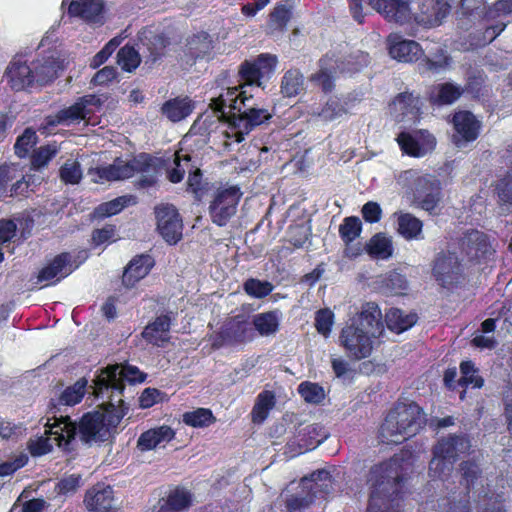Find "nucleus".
I'll use <instances>...</instances> for the list:
<instances>
[{
	"instance_id": "09e8293b",
	"label": "nucleus",
	"mask_w": 512,
	"mask_h": 512,
	"mask_svg": "<svg viewBox=\"0 0 512 512\" xmlns=\"http://www.w3.org/2000/svg\"><path fill=\"white\" fill-rule=\"evenodd\" d=\"M418 98L410 92L399 93L392 102L393 108L402 116V119L415 118L420 112Z\"/></svg>"
},
{
	"instance_id": "7c9ffc66",
	"label": "nucleus",
	"mask_w": 512,
	"mask_h": 512,
	"mask_svg": "<svg viewBox=\"0 0 512 512\" xmlns=\"http://www.w3.org/2000/svg\"><path fill=\"white\" fill-rule=\"evenodd\" d=\"M397 221V232L405 240L423 239V221L409 212L394 213Z\"/></svg>"
},
{
	"instance_id": "c9c22d12",
	"label": "nucleus",
	"mask_w": 512,
	"mask_h": 512,
	"mask_svg": "<svg viewBox=\"0 0 512 512\" xmlns=\"http://www.w3.org/2000/svg\"><path fill=\"white\" fill-rule=\"evenodd\" d=\"M463 95L462 87L452 82L440 83L434 87L429 96L432 105H452Z\"/></svg>"
},
{
	"instance_id": "e2e57ef3",
	"label": "nucleus",
	"mask_w": 512,
	"mask_h": 512,
	"mask_svg": "<svg viewBox=\"0 0 512 512\" xmlns=\"http://www.w3.org/2000/svg\"><path fill=\"white\" fill-rule=\"evenodd\" d=\"M82 177L81 165L77 160L69 159L59 169V178L65 184H78Z\"/></svg>"
},
{
	"instance_id": "c756f323",
	"label": "nucleus",
	"mask_w": 512,
	"mask_h": 512,
	"mask_svg": "<svg viewBox=\"0 0 512 512\" xmlns=\"http://www.w3.org/2000/svg\"><path fill=\"white\" fill-rule=\"evenodd\" d=\"M195 103L188 96H177L165 101L161 113L172 122H179L188 117L194 110Z\"/></svg>"
},
{
	"instance_id": "680f3d73",
	"label": "nucleus",
	"mask_w": 512,
	"mask_h": 512,
	"mask_svg": "<svg viewBox=\"0 0 512 512\" xmlns=\"http://www.w3.org/2000/svg\"><path fill=\"white\" fill-rule=\"evenodd\" d=\"M243 289L247 295L253 298L262 299L273 291L274 286L267 280L249 278L244 282Z\"/></svg>"
},
{
	"instance_id": "338daca9",
	"label": "nucleus",
	"mask_w": 512,
	"mask_h": 512,
	"mask_svg": "<svg viewBox=\"0 0 512 512\" xmlns=\"http://www.w3.org/2000/svg\"><path fill=\"white\" fill-rule=\"evenodd\" d=\"M334 324V313L328 309L323 308L315 314V328L319 334L328 337L331 333Z\"/></svg>"
},
{
	"instance_id": "aec40b11",
	"label": "nucleus",
	"mask_w": 512,
	"mask_h": 512,
	"mask_svg": "<svg viewBox=\"0 0 512 512\" xmlns=\"http://www.w3.org/2000/svg\"><path fill=\"white\" fill-rule=\"evenodd\" d=\"M366 2L389 22L403 24L412 18L406 0H366Z\"/></svg>"
},
{
	"instance_id": "774afa93",
	"label": "nucleus",
	"mask_w": 512,
	"mask_h": 512,
	"mask_svg": "<svg viewBox=\"0 0 512 512\" xmlns=\"http://www.w3.org/2000/svg\"><path fill=\"white\" fill-rule=\"evenodd\" d=\"M510 14H512V0H497L486 9L483 19L489 22Z\"/></svg>"
},
{
	"instance_id": "a19ab883",
	"label": "nucleus",
	"mask_w": 512,
	"mask_h": 512,
	"mask_svg": "<svg viewBox=\"0 0 512 512\" xmlns=\"http://www.w3.org/2000/svg\"><path fill=\"white\" fill-rule=\"evenodd\" d=\"M157 512H180L192 504V494L181 487L171 490Z\"/></svg>"
},
{
	"instance_id": "cd10ccee",
	"label": "nucleus",
	"mask_w": 512,
	"mask_h": 512,
	"mask_svg": "<svg viewBox=\"0 0 512 512\" xmlns=\"http://www.w3.org/2000/svg\"><path fill=\"white\" fill-rule=\"evenodd\" d=\"M175 437V431L167 425L151 428L139 436L137 448L140 451H150L162 443H168Z\"/></svg>"
},
{
	"instance_id": "37998d69",
	"label": "nucleus",
	"mask_w": 512,
	"mask_h": 512,
	"mask_svg": "<svg viewBox=\"0 0 512 512\" xmlns=\"http://www.w3.org/2000/svg\"><path fill=\"white\" fill-rule=\"evenodd\" d=\"M186 185L187 191L193 195L197 202L203 201L214 190V183L204 179L201 169L196 166L193 171H189Z\"/></svg>"
},
{
	"instance_id": "20e7f679",
	"label": "nucleus",
	"mask_w": 512,
	"mask_h": 512,
	"mask_svg": "<svg viewBox=\"0 0 512 512\" xmlns=\"http://www.w3.org/2000/svg\"><path fill=\"white\" fill-rule=\"evenodd\" d=\"M62 69V61L53 53L42 55L30 63L15 56L7 66L5 76L10 88L18 92L52 83Z\"/></svg>"
},
{
	"instance_id": "864d4df0",
	"label": "nucleus",
	"mask_w": 512,
	"mask_h": 512,
	"mask_svg": "<svg viewBox=\"0 0 512 512\" xmlns=\"http://www.w3.org/2000/svg\"><path fill=\"white\" fill-rule=\"evenodd\" d=\"M461 378L458 384L464 388L471 386L472 388H482L484 379L478 374V369L471 360H464L460 363Z\"/></svg>"
},
{
	"instance_id": "c03bdc74",
	"label": "nucleus",
	"mask_w": 512,
	"mask_h": 512,
	"mask_svg": "<svg viewBox=\"0 0 512 512\" xmlns=\"http://www.w3.org/2000/svg\"><path fill=\"white\" fill-rule=\"evenodd\" d=\"M333 60V56H330L328 53L322 56L319 60L320 69L311 75L310 80L321 87L324 93H330L335 87L334 83V74L336 73V68L331 67L327 68L326 65L329 61Z\"/></svg>"
},
{
	"instance_id": "bb28decb",
	"label": "nucleus",
	"mask_w": 512,
	"mask_h": 512,
	"mask_svg": "<svg viewBox=\"0 0 512 512\" xmlns=\"http://www.w3.org/2000/svg\"><path fill=\"white\" fill-rule=\"evenodd\" d=\"M463 94L471 99L480 101L490 97L491 87L487 84V75L483 70H470L467 73L465 85L462 87Z\"/></svg>"
},
{
	"instance_id": "c85d7f7f",
	"label": "nucleus",
	"mask_w": 512,
	"mask_h": 512,
	"mask_svg": "<svg viewBox=\"0 0 512 512\" xmlns=\"http://www.w3.org/2000/svg\"><path fill=\"white\" fill-rule=\"evenodd\" d=\"M328 437V432L320 423H313L302 428L296 438L299 453L310 451L318 447Z\"/></svg>"
},
{
	"instance_id": "79ce46f5",
	"label": "nucleus",
	"mask_w": 512,
	"mask_h": 512,
	"mask_svg": "<svg viewBox=\"0 0 512 512\" xmlns=\"http://www.w3.org/2000/svg\"><path fill=\"white\" fill-rule=\"evenodd\" d=\"M86 118V110L83 109L82 103L77 99L71 106L63 108L53 115H49L46 118V122L49 126H56L72 122H80Z\"/></svg>"
},
{
	"instance_id": "f03ea898",
	"label": "nucleus",
	"mask_w": 512,
	"mask_h": 512,
	"mask_svg": "<svg viewBox=\"0 0 512 512\" xmlns=\"http://www.w3.org/2000/svg\"><path fill=\"white\" fill-rule=\"evenodd\" d=\"M383 333L384 324L378 304L366 302L341 329L339 344L350 359L360 361L371 356L374 340Z\"/></svg>"
},
{
	"instance_id": "4468645a",
	"label": "nucleus",
	"mask_w": 512,
	"mask_h": 512,
	"mask_svg": "<svg viewBox=\"0 0 512 512\" xmlns=\"http://www.w3.org/2000/svg\"><path fill=\"white\" fill-rule=\"evenodd\" d=\"M73 272L72 256L69 252H61L48 261L38 272L34 288L56 285Z\"/></svg>"
},
{
	"instance_id": "f704fd0d",
	"label": "nucleus",
	"mask_w": 512,
	"mask_h": 512,
	"mask_svg": "<svg viewBox=\"0 0 512 512\" xmlns=\"http://www.w3.org/2000/svg\"><path fill=\"white\" fill-rule=\"evenodd\" d=\"M417 321V313H405L400 308H390L385 314V323L387 328L396 334H401L409 330L417 323Z\"/></svg>"
},
{
	"instance_id": "dca6fc26",
	"label": "nucleus",
	"mask_w": 512,
	"mask_h": 512,
	"mask_svg": "<svg viewBox=\"0 0 512 512\" xmlns=\"http://www.w3.org/2000/svg\"><path fill=\"white\" fill-rule=\"evenodd\" d=\"M243 116L234 115L231 117L230 129L231 133H227L228 138H232L234 142L241 143L245 135L249 134L256 126L261 125L271 118L268 110L256 106L255 108H247Z\"/></svg>"
},
{
	"instance_id": "412c9836",
	"label": "nucleus",
	"mask_w": 512,
	"mask_h": 512,
	"mask_svg": "<svg viewBox=\"0 0 512 512\" xmlns=\"http://www.w3.org/2000/svg\"><path fill=\"white\" fill-rule=\"evenodd\" d=\"M155 265L154 258L149 254H139L134 256L124 268L122 274V284L125 288H133L144 279Z\"/></svg>"
},
{
	"instance_id": "58836bf2",
	"label": "nucleus",
	"mask_w": 512,
	"mask_h": 512,
	"mask_svg": "<svg viewBox=\"0 0 512 512\" xmlns=\"http://www.w3.org/2000/svg\"><path fill=\"white\" fill-rule=\"evenodd\" d=\"M439 512H471L470 494L453 490L438 500Z\"/></svg>"
},
{
	"instance_id": "e433bc0d",
	"label": "nucleus",
	"mask_w": 512,
	"mask_h": 512,
	"mask_svg": "<svg viewBox=\"0 0 512 512\" xmlns=\"http://www.w3.org/2000/svg\"><path fill=\"white\" fill-rule=\"evenodd\" d=\"M281 312L278 309L258 313L253 317V326L260 336L275 335L280 330Z\"/></svg>"
},
{
	"instance_id": "2eb2a0df",
	"label": "nucleus",
	"mask_w": 512,
	"mask_h": 512,
	"mask_svg": "<svg viewBox=\"0 0 512 512\" xmlns=\"http://www.w3.org/2000/svg\"><path fill=\"white\" fill-rule=\"evenodd\" d=\"M451 123L454 130L452 140L458 147L474 142L482 128L481 121L469 110L456 111L452 115Z\"/></svg>"
},
{
	"instance_id": "7ed1b4c3",
	"label": "nucleus",
	"mask_w": 512,
	"mask_h": 512,
	"mask_svg": "<svg viewBox=\"0 0 512 512\" xmlns=\"http://www.w3.org/2000/svg\"><path fill=\"white\" fill-rule=\"evenodd\" d=\"M160 159L146 152L135 155L131 160L124 161L117 157L112 164L90 168L88 174L95 183L115 182L139 177L133 182L137 190H147L157 186Z\"/></svg>"
},
{
	"instance_id": "473e14b6",
	"label": "nucleus",
	"mask_w": 512,
	"mask_h": 512,
	"mask_svg": "<svg viewBox=\"0 0 512 512\" xmlns=\"http://www.w3.org/2000/svg\"><path fill=\"white\" fill-rule=\"evenodd\" d=\"M238 87H227L223 89L218 95L213 96L210 99L209 107L211 110L219 114L220 118L226 117V108H229V123L231 122V117L236 115L235 107L238 103Z\"/></svg>"
},
{
	"instance_id": "4be33fe9",
	"label": "nucleus",
	"mask_w": 512,
	"mask_h": 512,
	"mask_svg": "<svg viewBox=\"0 0 512 512\" xmlns=\"http://www.w3.org/2000/svg\"><path fill=\"white\" fill-rule=\"evenodd\" d=\"M438 453L444 455L447 459L454 463L462 456L469 453L471 449V441L467 434L451 433L446 437H442L433 446Z\"/></svg>"
},
{
	"instance_id": "69168bd1",
	"label": "nucleus",
	"mask_w": 512,
	"mask_h": 512,
	"mask_svg": "<svg viewBox=\"0 0 512 512\" xmlns=\"http://www.w3.org/2000/svg\"><path fill=\"white\" fill-rule=\"evenodd\" d=\"M38 136L32 128H26L22 135L16 139L14 145L15 153L24 157L28 154L30 149L37 143Z\"/></svg>"
},
{
	"instance_id": "4c0bfd02",
	"label": "nucleus",
	"mask_w": 512,
	"mask_h": 512,
	"mask_svg": "<svg viewBox=\"0 0 512 512\" xmlns=\"http://www.w3.org/2000/svg\"><path fill=\"white\" fill-rule=\"evenodd\" d=\"M459 484L463 486V492L471 493L477 483L483 477V471L477 461L473 459L464 460L458 467Z\"/></svg>"
},
{
	"instance_id": "a878e982",
	"label": "nucleus",
	"mask_w": 512,
	"mask_h": 512,
	"mask_svg": "<svg viewBox=\"0 0 512 512\" xmlns=\"http://www.w3.org/2000/svg\"><path fill=\"white\" fill-rule=\"evenodd\" d=\"M328 479L330 481L329 473L325 470H317L311 474V481L313 484L305 495H292L286 500V508L289 512H300L308 508L315 500L318 494V480Z\"/></svg>"
},
{
	"instance_id": "49530a36",
	"label": "nucleus",
	"mask_w": 512,
	"mask_h": 512,
	"mask_svg": "<svg viewBox=\"0 0 512 512\" xmlns=\"http://www.w3.org/2000/svg\"><path fill=\"white\" fill-rule=\"evenodd\" d=\"M187 46L191 57L197 60L211 53L213 40L208 32L200 31L188 39Z\"/></svg>"
},
{
	"instance_id": "8fccbe9b",
	"label": "nucleus",
	"mask_w": 512,
	"mask_h": 512,
	"mask_svg": "<svg viewBox=\"0 0 512 512\" xmlns=\"http://www.w3.org/2000/svg\"><path fill=\"white\" fill-rule=\"evenodd\" d=\"M182 422L192 428H206L216 422V417L209 408H196L182 415Z\"/></svg>"
},
{
	"instance_id": "de8ad7c7",
	"label": "nucleus",
	"mask_w": 512,
	"mask_h": 512,
	"mask_svg": "<svg viewBox=\"0 0 512 512\" xmlns=\"http://www.w3.org/2000/svg\"><path fill=\"white\" fill-rule=\"evenodd\" d=\"M281 93L285 97H295L304 90V76L297 68L287 70L281 79Z\"/></svg>"
},
{
	"instance_id": "1a4fd4ad",
	"label": "nucleus",
	"mask_w": 512,
	"mask_h": 512,
	"mask_svg": "<svg viewBox=\"0 0 512 512\" xmlns=\"http://www.w3.org/2000/svg\"><path fill=\"white\" fill-rule=\"evenodd\" d=\"M254 333L250 327L247 317L238 314L226 319L220 329L211 337L213 349H220L224 346H237L251 342Z\"/></svg>"
},
{
	"instance_id": "052dcab7",
	"label": "nucleus",
	"mask_w": 512,
	"mask_h": 512,
	"mask_svg": "<svg viewBox=\"0 0 512 512\" xmlns=\"http://www.w3.org/2000/svg\"><path fill=\"white\" fill-rule=\"evenodd\" d=\"M297 390L307 403L320 404L325 399L324 388L319 383L304 381L299 384Z\"/></svg>"
},
{
	"instance_id": "9b49d317",
	"label": "nucleus",
	"mask_w": 512,
	"mask_h": 512,
	"mask_svg": "<svg viewBox=\"0 0 512 512\" xmlns=\"http://www.w3.org/2000/svg\"><path fill=\"white\" fill-rule=\"evenodd\" d=\"M413 185V197L416 207L426 211L429 215H439V206L443 198L440 180L432 175L418 176L414 180Z\"/></svg>"
},
{
	"instance_id": "39448f33",
	"label": "nucleus",
	"mask_w": 512,
	"mask_h": 512,
	"mask_svg": "<svg viewBox=\"0 0 512 512\" xmlns=\"http://www.w3.org/2000/svg\"><path fill=\"white\" fill-rule=\"evenodd\" d=\"M425 423L423 409L417 403H397L380 427L381 441L388 445L401 444L415 436Z\"/></svg>"
},
{
	"instance_id": "393cba45",
	"label": "nucleus",
	"mask_w": 512,
	"mask_h": 512,
	"mask_svg": "<svg viewBox=\"0 0 512 512\" xmlns=\"http://www.w3.org/2000/svg\"><path fill=\"white\" fill-rule=\"evenodd\" d=\"M46 434L56 442V445L66 451L70 450V444L77 434V425L69 416H61L52 424L47 423Z\"/></svg>"
},
{
	"instance_id": "4d7b16f0",
	"label": "nucleus",
	"mask_w": 512,
	"mask_h": 512,
	"mask_svg": "<svg viewBox=\"0 0 512 512\" xmlns=\"http://www.w3.org/2000/svg\"><path fill=\"white\" fill-rule=\"evenodd\" d=\"M361 232L362 222L357 216L345 217L339 226V235L346 245L357 239Z\"/></svg>"
},
{
	"instance_id": "b1692460",
	"label": "nucleus",
	"mask_w": 512,
	"mask_h": 512,
	"mask_svg": "<svg viewBox=\"0 0 512 512\" xmlns=\"http://www.w3.org/2000/svg\"><path fill=\"white\" fill-rule=\"evenodd\" d=\"M389 54L400 62L413 63L421 58L423 49L414 40H406L399 35H391L389 36Z\"/></svg>"
},
{
	"instance_id": "6e6552de",
	"label": "nucleus",
	"mask_w": 512,
	"mask_h": 512,
	"mask_svg": "<svg viewBox=\"0 0 512 512\" xmlns=\"http://www.w3.org/2000/svg\"><path fill=\"white\" fill-rule=\"evenodd\" d=\"M242 195L237 185L214 189L208 207L211 221L219 227L225 226L236 214Z\"/></svg>"
},
{
	"instance_id": "5fc2aeb1",
	"label": "nucleus",
	"mask_w": 512,
	"mask_h": 512,
	"mask_svg": "<svg viewBox=\"0 0 512 512\" xmlns=\"http://www.w3.org/2000/svg\"><path fill=\"white\" fill-rule=\"evenodd\" d=\"M87 381L84 378L77 380L73 385L62 391L58 398V404L73 406L80 403L85 395Z\"/></svg>"
},
{
	"instance_id": "603ef678",
	"label": "nucleus",
	"mask_w": 512,
	"mask_h": 512,
	"mask_svg": "<svg viewBox=\"0 0 512 512\" xmlns=\"http://www.w3.org/2000/svg\"><path fill=\"white\" fill-rule=\"evenodd\" d=\"M454 462L447 459L444 455L432 448V459L429 462V475L433 479H441L448 477L453 469Z\"/></svg>"
},
{
	"instance_id": "0eeeda50",
	"label": "nucleus",
	"mask_w": 512,
	"mask_h": 512,
	"mask_svg": "<svg viewBox=\"0 0 512 512\" xmlns=\"http://www.w3.org/2000/svg\"><path fill=\"white\" fill-rule=\"evenodd\" d=\"M431 273L436 283L448 292L463 289L469 282L465 267L455 252H438L431 264Z\"/></svg>"
},
{
	"instance_id": "2f4dec72",
	"label": "nucleus",
	"mask_w": 512,
	"mask_h": 512,
	"mask_svg": "<svg viewBox=\"0 0 512 512\" xmlns=\"http://www.w3.org/2000/svg\"><path fill=\"white\" fill-rule=\"evenodd\" d=\"M396 141L401 149V151L414 158H419L424 156L428 149H433L435 147L436 141L435 137L431 134H427L426 146L420 144V142L409 132L402 131L397 135Z\"/></svg>"
},
{
	"instance_id": "a18cd8bd",
	"label": "nucleus",
	"mask_w": 512,
	"mask_h": 512,
	"mask_svg": "<svg viewBox=\"0 0 512 512\" xmlns=\"http://www.w3.org/2000/svg\"><path fill=\"white\" fill-rule=\"evenodd\" d=\"M135 203L132 195H123L95 207L93 215L97 219H104L120 213L125 207Z\"/></svg>"
},
{
	"instance_id": "6e6d98bb",
	"label": "nucleus",
	"mask_w": 512,
	"mask_h": 512,
	"mask_svg": "<svg viewBox=\"0 0 512 512\" xmlns=\"http://www.w3.org/2000/svg\"><path fill=\"white\" fill-rule=\"evenodd\" d=\"M59 147L56 142L40 146L31 155V165L35 170H40L58 154Z\"/></svg>"
},
{
	"instance_id": "a211bd4d",
	"label": "nucleus",
	"mask_w": 512,
	"mask_h": 512,
	"mask_svg": "<svg viewBox=\"0 0 512 512\" xmlns=\"http://www.w3.org/2000/svg\"><path fill=\"white\" fill-rule=\"evenodd\" d=\"M77 431L81 440L85 443L92 441L104 442L109 438V433H107L104 418L100 411L84 413L80 418Z\"/></svg>"
},
{
	"instance_id": "ea45409f",
	"label": "nucleus",
	"mask_w": 512,
	"mask_h": 512,
	"mask_svg": "<svg viewBox=\"0 0 512 512\" xmlns=\"http://www.w3.org/2000/svg\"><path fill=\"white\" fill-rule=\"evenodd\" d=\"M169 40L163 34H152L142 41L143 54L146 57L145 64L154 65L165 55V49Z\"/></svg>"
},
{
	"instance_id": "13d9d810",
	"label": "nucleus",
	"mask_w": 512,
	"mask_h": 512,
	"mask_svg": "<svg viewBox=\"0 0 512 512\" xmlns=\"http://www.w3.org/2000/svg\"><path fill=\"white\" fill-rule=\"evenodd\" d=\"M118 64L125 72H134L141 63V56L139 52L129 45H125L117 53Z\"/></svg>"
},
{
	"instance_id": "ddd939ff",
	"label": "nucleus",
	"mask_w": 512,
	"mask_h": 512,
	"mask_svg": "<svg viewBox=\"0 0 512 512\" xmlns=\"http://www.w3.org/2000/svg\"><path fill=\"white\" fill-rule=\"evenodd\" d=\"M459 247L473 264L486 262L495 252L488 235L477 229L467 230L460 239Z\"/></svg>"
},
{
	"instance_id": "f257e3e1",
	"label": "nucleus",
	"mask_w": 512,
	"mask_h": 512,
	"mask_svg": "<svg viewBox=\"0 0 512 512\" xmlns=\"http://www.w3.org/2000/svg\"><path fill=\"white\" fill-rule=\"evenodd\" d=\"M412 459L409 450H401L370 467L367 475V512H392L399 506L413 466Z\"/></svg>"
},
{
	"instance_id": "5701e85b",
	"label": "nucleus",
	"mask_w": 512,
	"mask_h": 512,
	"mask_svg": "<svg viewBox=\"0 0 512 512\" xmlns=\"http://www.w3.org/2000/svg\"><path fill=\"white\" fill-rule=\"evenodd\" d=\"M172 312H166L149 322L142 331L143 339L154 346L161 347L170 339V330L174 320Z\"/></svg>"
},
{
	"instance_id": "423d86ee",
	"label": "nucleus",
	"mask_w": 512,
	"mask_h": 512,
	"mask_svg": "<svg viewBox=\"0 0 512 512\" xmlns=\"http://www.w3.org/2000/svg\"><path fill=\"white\" fill-rule=\"evenodd\" d=\"M146 375L136 366L111 365L100 371L93 381L96 398L107 397L112 400L114 394L121 395L125 389V382L142 383Z\"/></svg>"
},
{
	"instance_id": "bf43d9fd",
	"label": "nucleus",
	"mask_w": 512,
	"mask_h": 512,
	"mask_svg": "<svg viewBox=\"0 0 512 512\" xmlns=\"http://www.w3.org/2000/svg\"><path fill=\"white\" fill-rule=\"evenodd\" d=\"M118 402L120 404L118 407L110 403V408H107L105 412H102L105 428H107V433H109V435L111 434L112 430L118 427L121 420L129 410V408L125 406V403L122 399H119Z\"/></svg>"
},
{
	"instance_id": "f8f14e48",
	"label": "nucleus",
	"mask_w": 512,
	"mask_h": 512,
	"mask_svg": "<svg viewBox=\"0 0 512 512\" xmlns=\"http://www.w3.org/2000/svg\"><path fill=\"white\" fill-rule=\"evenodd\" d=\"M156 230L169 245H176L183 237V220L178 209L169 203L154 207Z\"/></svg>"
},
{
	"instance_id": "3c124183",
	"label": "nucleus",
	"mask_w": 512,
	"mask_h": 512,
	"mask_svg": "<svg viewBox=\"0 0 512 512\" xmlns=\"http://www.w3.org/2000/svg\"><path fill=\"white\" fill-rule=\"evenodd\" d=\"M366 250L373 257L388 259L393 254L392 241L383 233H377L367 243Z\"/></svg>"
},
{
	"instance_id": "f3484780",
	"label": "nucleus",
	"mask_w": 512,
	"mask_h": 512,
	"mask_svg": "<svg viewBox=\"0 0 512 512\" xmlns=\"http://www.w3.org/2000/svg\"><path fill=\"white\" fill-rule=\"evenodd\" d=\"M86 508L93 512H117L112 486L97 482L90 487L83 500Z\"/></svg>"
},
{
	"instance_id": "6ab92c4d",
	"label": "nucleus",
	"mask_w": 512,
	"mask_h": 512,
	"mask_svg": "<svg viewBox=\"0 0 512 512\" xmlns=\"http://www.w3.org/2000/svg\"><path fill=\"white\" fill-rule=\"evenodd\" d=\"M450 11L451 6L446 0H423L414 20L424 27H434L440 25Z\"/></svg>"
},
{
	"instance_id": "9d476101",
	"label": "nucleus",
	"mask_w": 512,
	"mask_h": 512,
	"mask_svg": "<svg viewBox=\"0 0 512 512\" xmlns=\"http://www.w3.org/2000/svg\"><path fill=\"white\" fill-rule=\"evenodd\" d=\"M278 58L271 53H261L253 59L244 60L238 68V77L244 86H262V81H268L275 73Z\"/></svg>"
},
{
	"instance_id": "72a5a7b5",
	"label": "nucleus",
	"mask_w": 512,
	"mask_h": 512,
	"mask_svg": "<svg viewBox=\"0 0 512 512\" xmlns=\"http://www.w3.org/2000/svg\"><path fill=\"white\" fill-rule=\"evenodd\" d=\"M103 9L101 0H72L68 7V14L87 22H96Z\"/></svg>"
},
{
	"instance_id": "0e129e2a",
	"label": "nucleus",
	"mask_w": 512,
	"mask_h": 512,
	"mask_svg": "<svg viewBox=\"0 0 512 512\" xmlns=\"http://www.w3.org/2000/svg\"><path fill=\"white\" fill-rule=\"evenodd\" d=\"M288 242L295 248H302L311 236V227L304 224L290 225L287 231Z\"/></svg>"
}]
</instances>
